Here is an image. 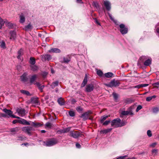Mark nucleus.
<instances>
[{"label": "nucleus", "instance_id": "0e129e2a", "mask_svg": "<svg viewBox=\"0 0 159 159\" xmlns=\"http://www.w3.org/2000/svg\"><path fill=\"white\" fill-rule=\"evenodd\" d=\"M47 73L43 72V73L42 75L44 77H45L47 75Z\"/></svg>", "mask_w": 159, "mask_h": 159}, {"label": "nucleus", "instance_id": "423d86ee", "mask_svg": "<svg viewBox=\"0 0 159 159\" xmlns=\"http://www.w3.org/2000/svg\"><path fill=\"white\" fill-rule=\"evenodd\" d=\"M16 111L19 115L21 117L24 116L25 115V111L24 109L18 108L17 109Z\"/></svg>", "mask_w": 159, "mask_h": 159}, {"label": "nucleus", "instance_id": "6e6d98bb", "mask_svg": "<svg viewBox=\"0 0 159 159\" xmlns=\"http://www.w3.org/2000/svg\"><path fill=\"white\" fill-rule=\"evenodd\" d=\"M69 128H66L62 130V132L63 133H66L69 132Z\"/></svg>", "mask_w": 159, "mask_h": 159}, {"label": "nucleus", "instance_id": "cd10ccee", "mask_svg": "<svg viewBox=\"0 0 159 159\" xmlns=\"http://www.w3.org/2000/svg\"><path fill=\"white\" fill-rule=\"evenodd\" d=\"M30 67L31 68V70L34 71H36L38 69V67L34 65H31L30 66Z\"/></svg>", "mask_w": 159, "mask_h": 159}, {"label": "nucleus", "instance_id": "de8ad7c7", "mask_svg": "<svg viewBox=\"0 0 159 159\" xmlns=\"http://www.w3.org/2000/svg\"><path fill=\"white\" fill-rule=\"evenodd\" d=\"M69 115H70L71 116H74L75 115V112L74 111H70L69 112Z\"/></svg>", "mask_w": 159, "mask_h": 159}, {"label": "nucleus", "instance_id": "c03bdc74", "mask_svg": "<svg viewBox=\"0 0 159 159\" xmlns=\"http://www.w3.org/2000/svg\"><path fill=\"white\" fill-rule=\"evenodd\" d=\"M18 131V129L17 127L12 129L11 130L12 132H17Z\"/></svg>", "mask_w": 159, "mask_h": 159}, {"label": "nucleus", "instance_id": "412c9836", "mask_svg": "<svg viewBox=\"0 0 159 159\" xmlns=\"http://www.w3.org/2000/svg\"><path fill=\"white\" fill-rule=\"evenodd\" d=\"M152 59L151 58L148 59L146 60L144 63V65L146 66H149L151 64Z\"/></svg>", "mask_w": 159, "mask_h": 159}, {"label": "nucleus", "instance_id": "5fc2aeb1", "mask_svg": "<svg viewBox=\"0 0 159 159\" xmlns=\"http://www.w3.org/2000/svg\"><path fill=\"white\" fill-rule=\"evenodd\" d=\"M44 85H42V86L40 85L38 88H39V89L41 91V92H42L43 91V89L44 88Z\"/></svg>", "mask_w": 159, "mask_h": 159}, {"label": "nucleus", "instance_id": "1a4fd4ad", "mask_svg": "<svg viewBox=\"0 0 159 159\" xmlns=\"http://www.w3.org/2000/svg\"><path fill=\"white\" fill-rule=\"evenodd\" d=\"M103 4L107 11L110 10L111 7V4L110 2L108 1H103Z\"/></svg>", "mask_w": 159, "mask_h": 159}, {"label": "nucleus", "instance_id": "473e14b6", "mask_svg": "<svg viewBox=\"0 0 159 159\" xmlns=\"http://www.w3.org/2000/svg\"><path fill=\"white\" fill-rule=\"evenodd\" d=\"M0 46L3 49L6 48V44L5 42L4 41H1V44L0 45Z\"/></svg>", "mask_w": 159, "mask_h": 159}, {"label": "nucleus", "instance_id": "49530a36", "mask_svg": "<svg viewBox=\"0 0 159 159\" xmlns=\"http://www.w3.org/2000/svg\"><path fill=\"white\" fill-rule=\"evenodd\" d=\"M147 134L148 136L150 137H151L152 135L151 131L150 130H148L147 131Z\"/></svg>", "mask_w": 159, "mask_h": 159}, {"label": "nucleus", "instance_id": "6e6552de", "mask_svg": "<svg viewBox=\"0 0 159 159\" xmlns=\"http://www.w3.org/2000/svg\"><path fill=\"white\" fill-rule=\"evenodd\" d=\"M37 78V75L35 74L32 75L30 76L29 80L31 84H34L35 83Z\"/></svg>", "mask_w": 159, "mask_h": 159}, {"label": "nucleus", "instance_id": "b1692460", "mask_svg": "<svg viewBox=\"0 0 159 159\" xmlns=\"http://www.w3.org/2000/svg\"><path fill=\"white\" fill-rule=\"evenodd\" d=\"M3 111L9 116H11V115L12 114V112L10 110L7 109L6 108L4 109Z\"/></svg>", "mask_w": 159, "mask_h": 159}, {"label": "nucleus", "instance_id": "f03ea898", "mask_svg": "<svg viewBox=\"0 0 159 159\" xmlns=\"http://www.w3.org/2000/svg\"><path fill=\"white\" fill-rule=\"evenodd\" d=\"M120 118H116L112 120L111 122V124L112 126L115 128L120 127Z\"/></svg>", "mask_w": 159, "mask_h": 159}, {"label": "nucleus", "instance_id": "4be33fe9", "mask_svg": "<svg viewBox=\"0 0 159 159\" xmlns=\"http://www.w3.org/2000/svg\"><path fill=\"white\" fill-rule=\"evenodd\" d=\"M10 33L11 37L10 39H14L16 37V32L14 31H11Z\"/></svg>", "mask_w": 159, "mask_h": 159}, {"label": "nucleus", "instance_id": "f704fd0d", "mask_svg": "<svg viewBox=\"0 0 159 159\" xmlns=\"http://www.w3.org/2000/svg\"><path fill=\"white\" fill-rule=\"evenodd\" d=\"M30 125L33 126L34 127H37L38 126H41L42 125L40 123H36L34 122H31Z\"/></svg>", "mask_w": 159, "mask_h": 159}, {"label": "nucleus", "instance_id": "e433bc0d", "mask_svg": "<svg viewBox=\"0 0 159 159\" xmlns=\"http://www.w3.org/2000/svg\"><path fill=\"white\" fill-rule=\"evenodd\" d=\"M20 92L23 94H26L27 95H29L30 94V93L27 91L21 90H20Z\"/></svg>", "mask_w": 159, "mask_h": 159}, {"label": "nucleus", "instance_id": "72a5a7b5", "mask_svg": "<svg viewBox=\"0 0 159 159\" xmlns=\"http://www.w3.org/2000/svg\"><path fill=\"white\" fill-rule=\"evenodd\" d=\"M108 116H102L100 119V122L101 123H103L104 121L108 117Z\"/></svg>", "mask_w": 159, "mask_h": 159}, {"label": "nucleus", "instance_id": "e2e57ef3", "mask_svg": "<svg viewBox=\"0 0 159 159\" xmlns=\"http://www.w3.org/2000/svg\"><path fill=\"white\" fill-rule=\"evenodd\" d=\"M24 139V138H23V137L20 136V137H18V139H17L18 140H23Z\"/></svg>", "mask_w": 159, "mask_h": 159}, {"label": "nucleus", "instance_id": "774afa93", "mask_svg": "<svg viewBox=\"0 0 159 159\" xmlns=\"http://www.w3.org/2000/svg\"><path fill=\"white\" fill-rule=\"evenodd\" d=\"M155 84L156 85V86L157 87H159V82H157L155 83Z\"/></svg>", "mask_w": 159, "mask_h": 159}, {"label": "nucleus", "instance_id": "79ce46f5", "mask_svg": "<svg viewBox=\"0 0 159 159\" xmlns=\"http://www.w3.org/2000/svg\"><path fill=\"white\" fill-rule=\"evenodd\" d=\"M113 95L114 97V99L115 100H116L118 99V95L115 93H113Z\"/></svg>", "mask_w": 159, "mask_h": 159}, {"label": "nucleus", "instance_id": "8fccbe9b", "mask_svg": "<svg viewBox=\"0 0 159 159\" xmlns=\"http://www.w3.org/2000/svg\"><path fill=\"white\" fill-rule=\"evenodd\" d=\"M93 4H94V6L95 7H96L97 9L99 8V6L98 3H97V2H94Z\"/></svg>", "mask_w": 159, "mask_h": 159}, {"label": "nucleus", "instance_id": "aec40b11", "mask_svg": "<svg viewBox=\"0 0 159 159\" xmlns=\"http://www.w3.org/2000/svg\"><path fill=\"white\" fill-rule=\"evenodd\" d=\"M57 102L61 106H62L65 104V101L64 99L61 98H59L57 100Z\"/></svg>", "mask_w": 159, "mask_h": 159}, {"label": "nucleus", "instance_id": "20e7f679", "mask_svg": "<svg viewBox=\"0 0 159 159\" xmlns=\"http://www.w3.org/2000/svg\"><path fill=\"white\" fill-rule=\"evenodd\" d=\"M22 130L24 132L30 135L31 134L30 131L34 130V129L32 127L29 126L22 127Z\"/></svg>", "mask_w": 159, "mask_h": 159}, {"label": "nucleus", "instance_id": "f8f14e48", "mask_svg": "<svg viewBox=\"0 0 159 159\" xmlns=\"http://www.w3.org/2000/svg\"><path fill=\"white\" fill-rule=\"evenodd\" d=\"M28 74L27 73H25L20 77L21 80L23 82H25L28 80L27 78Z\"/></svg>", "mask_w": 159, "mask_h": 159}, {"label": "nucleus", "instance_id": "338daca9", "mask_svg": "<svg viewBox=\"0 0 159 159\" xmlns=\"http://www.w3.org/2000/svg\"><path fill=\"white\" fill-rule=\"evenodd\" d=\"M19 120H15L13 121L12 123L13 124H15L16 123H17V122H19Z\"/></svg>", "mask_w": 159, "mask_h": 159}, {"label": "nucleus", "instance_id": "680f3d73", "mask_svg": "<svg viewBox=\"0 0 159 159\" xmlns=\"http://www.w3.org/2000/svg\"><path fill=\"white\" fill-rule=\"evenodd\" d=\"M148 84H141V87H146V86H147L148 85Z\"/></svg>", "mask_w": 159, "mask_h": 159}, {"label": "nucleus", "instance_id": "a211bd4d", "mask_svg": "<svg viewBox=\"0 0 159 159\" xmlns=\"http://www.w3.org/2000/svg\"><path fill=\"white\" fill-rule=\"evenodd\" d=\"M87 82V75L86 74L85 75L84 79L81 85V87H83L85 86Z\"/></svg>", "mask_w": 159, "mask_h": 159}, {"label": "nucleus", "instance_id": "9d476101", "mask_svg": "<svg viewBox=\"0 0 159 159\" xmlns=\"http://www.w3.org/2000/svg\"><path fill=\"white\" fill-rule=\"evenodd\" d=\"M69 135L74 138H77L80 136L78 132L71 131Z\"/></svg>", "mask_w": 159, "mask_h": 159}, {"label": "nucleus", "instance_id": "c9c22d12", "mask_svg": "<svg viewBox=\"0 0 159 159\" xmlns=\"http://www.w3.org/2000/svg\"><path fill=\"white\" fill-rule=\"evenodd\" d=\"M156 98V96L155 95H153L152 96H150L146 98V100L147 101H149L151 100L152 99L155 98Z\"/></svg>", "mask_w": 159, "mask_h": 159}, {"label": "nucleus", "instance_id": "f257e3e1", "mask_svg": "<svg viewBox=\"0 0 159 159\" xmlns=\"http://www.w3.org/2000/svg\"><path fill=\"white\" fill-rule=\"evenodd\" d=\"M120 84V83L119 80L114 79L112 80L109 84H107V85L109 87H113L118 86Z\"/></svg>", "mask_w": 159, "mask_h": 159}, {"label": "nucleus", "instance_id": "5701e85b", "mask_svg": "<svg viewBox=\"0 0 159 159\" xmlns=\"http://www.w3.org/2000/svg\"><path fill=\"white\" fill-rule=\"evenodd\" d=\"M108 14L110 17V19L112 21L115 23V24L116 25H118V24L117 23L118 22L117 21L115 20L114 18L112 17V15L111 14H110L109 13H108Z\"/></svg>", "mask_w": 159, "mask_h": 159}, {"label": "nucleus", "instance_id": "13d9d810", "mask_svg": "<svg viewBox=\"0 0 159 159\" xmlns=\"http://www.w3.org/2000/svg\"><path fill=\"white\" fill-rule=\"evenodd\" d=\"M10 117H12L14 118H17L18 119H20V117H19L18 116H15L12 115V114L11 115Z\"/></svg>", "mask_w": 159, "mask_h": 159}, {"label": "nucleus", "instance_id": "7c9ffc66", "mask_svg": "<svg viewBox=\"0 0 159 159\" xmlns=\"http://www.w3.org/2000/svg\"><path fill=\"white\" fill-rule=\"evenodd\" d=\"M112 129V128L108 129L101 131V132L103 134H106L110 132Z\"/></svg>", "mask_w": 159, "mask_h": 159}, {"label": "nucleus", "instance_id": "ea45409f", "mask_svg": "<svg viewBox=\"0 0 159 159\" xmlns=\"http://www.w3.org/2000/svg\"><path fill=\"white\" fill-rule=\"evenodd\" d=\"M76 110L77 111L81 113L83 111V109L80 107H78L76 108Z\"/></svg>", "mask_w": 159, "mask_h": 159}, {"label": "nucleus", "instance_id": "393cba45", "mask_svg": "<svg viewBox=\"0 0 159 159\" xmlns=\"http://www.w3.org/2000/svg\"><path fill=\"white\" fill-rule=\"evenodd\" d=\"M147 59V58L146 56H142L140 57L138 61V64L139 65V64L140 62H143L144 60H146Z\"/></svg>", "mask_w": 159, "mask_h": 159}, {"label": "nucleus", "instance_id": "ddd939ff", "mask_svg": "<svg viewBox=\"0 0 159 159\" xmlns=\"http://www.w3.org/2000/svg\"><path fill=\"white\" fill-rule=\"evenodd\" d=\"M90 113V111L85 112L83 113L80 117L83 118V120H85L88 118L89 115Z\"/></svg>", "mask_w": 159, "mask_h": 159}, {"label": "nucleus", "instance_id": "a878e982", "mask_svg": "<svg viewBox=\"0 0 159 159\" xmlns=\"http://www.w3.org/2000/svg\"><path fill=\"white\" fill-rule=\"evenodd\" d=\"M33 28L32 26L30 24L26 26L25 28V30L26 31H28L32 29Z\"/></svg>", "mask_w": 159, "mask_h": 159}, {"label": "nucleus", "instance_id": "a19ab883", "mask_svg": "<svg viewBox=\"0 0 159 159\" xmlns=\"http://www.w3.org/2000/svg\"><path fill=\"white\" fill-rule=\"evenodd\" d=\"M157 153V149H153L152 151V155L153 156H155L156 155Z\"/></svg>", "mask_w": 159, "mask_h": 159}, {"label": "nucleus", "instance_id": "09e8293b", "mask_svg": "<svg viewBox=\"0 0 159 159\" xmlns=\"http://www.w3.org/2000/svg\"><path fill=\"white\" fill-rule=\"evenodd\" d=\"M110 122V120H107L103 123V125H108Z\"/></svg>", "mask_w": 159, "mask_h": 159}, {"label": "nucleus", "instance_id": "bb28decb", "mask_svg": "<svg viewBox=\"0 0 159 159\" xmlns=\"http://www.w3.org/2000/svg\"><path fill=\"white\" fill-rule=\"evenodd\" d=\"M59 84V82L57 81L53 82L51 85L50 86L52 89L54 88L56 86H57Z\"/></svg>", "mask_w": 159, "mask_h": 159}, {"label": "nucleus", "instance_id": "a18cd8bd", "mask_svg": "<svg viewBox=\"0 0 159 159\" xmlns=\"http://www.w3.org/2000/svg\"><path fill=\"white\" fill-rule=\"evenodd\" d=\"M159 111V109L158 107H155L153 109V112L155 113H157Z\"/></svg>", "mask_w": 159, "mask_h": 159}, {"label": "nucleus", "instance_id": "052dcab7", "mask_svg": "<svg viewBox=\"0 0 159 159\" xmlns=\"http://www.w3.org/2000/svg\"><path fill=\"white\" fill-rule=\"evenodd\" d=\"M34 84L36 85H37V86L38 87H39V86H40L41 85L40 84L39 82H36L35 83H34Z\"/></svg>", "mask_w": 159, "mask_h": 159}, {"label": "nucleus", "instance_id": "7ed1b4c3", "mask_svg": "<svg viewBox=\"0 0 159 159\" xmlns=\"http://www.w3.org/2000/svg\"><path fill=\"white\" fill-rule=\"evenodd\" d=\"M57 140L55 139H52L50 140L47 141L46 142H44V145L46 146H51L54 145L57 143Z\"/></svg>", "mask_w": 159, "mask_h": 159}, {"label": "nucleus", "instance_id": "2eb2a0df", "mask_svg": "<svg viewBox=\"0 0 159 159\" xmlns=\"http://www.w3.org/2000/svg\"><path fill=\"white\" fill-rule=\"evenodd\" d=\"M19 122L25 125H31V124L28 121L24 119H21V120H19Z\"/></svg>", "mask_w": 159, "mask_h": 159}, {"label": "nucleus", "instance_id": "4c0bfd02", "mask_svg": "<svg viewBox=\"0 0 159 159\" xmlns=\"http://www.w3.org/2000/svg\"><path fill=\"white\" fill-rule=\"evenodd\" d=\"M52 126V124L50 122L47 123L45 125L46 128H51Z\"/></svg>", "mask_w": 159, "mask_h": 159}, {"label": "nucleus", "instance_id": "c85d7f7f", "mask_svg": "<svg viewBox=\"0 0 159 159\" xmlns=\"http://www.w3.org/2000/svg\"><path fill=\"white\" fill-rule=\"evenodd\" d=\"M30 63L31 65H34L35 63V60L34 58L31 57L30 58Z\"/></svg>", "mask_w": 159, "mask_h": 159}, {"label": "nucleus", "instance_id": "69168bd1", "mask_svg": "<svg viewBox=\"0 0 159 159\" xmlns=\"http://www.w3.org/2000/svg\"><path fill=\"white\" fill-rule=\"evenodd\" d=\"M76 146L78 148H80L81 147L80 144L78 143H76Z\"/></svg>", "mask_w": 159, "mask_h": 159}, {"label": "nucleus", "instance_id": "58836bf2", "mask_svg": "<svg viewBox=\"0 0 159 159\" xmlns=\"http://www.w3.org/2000/svg\"><path fill=\"white\" fill-rule=\"evenodd\" d=\"M97 73V75L100 76H102L103 75L102 72L100 70H98Z\"/></svg>", "mask_w": 159, "mask_h": 159}, {"label": "nucleus", "instance_id": "4d7b16f0", "mask_svg": "<svg viewBox=\"0 0 159 159\" xmlns=\"http://www.w3.org/2000/svg\"><path fill=\"white\" fill-rule=\"evenodd\" d=\"M127 157V156H120L117 158L116 159H125L126 157Z\"/></svg>", "mask_w": 159, "mask_h": 159}, {"label": "nucleus", "instance_id": "dca6fc26", "mask_svg": "<svg viewBox=\"0 0 159 159\" xmlns=\"http://www.w3.org/2000/svg\"><path fill=\"white\" fill-rule=\"evenodd\" d=\"M19 22L21 23H23L25 21V16L23 13H21L20 16Z\"/></svg>", "mask_w": 159, "mask_h": 159}, {"label": "nucleus", "instance_id": "0eeeda50", "mask_svg": "<svg viewBox=\"0 0 159 159\" xmlns=\"http://www.w3.org/2000/svg\"><path fill=\"white\" fill-rule=\"evenodd\" d=\"M31 103L33 106H36L39 105V102L37 98H32L31 99Z\"/></svg>", "mask_w": 159, "mask_h": 159}, {"label": "nucleus", "instance_id": "3c124183", "mask_svg": "<svg viewBox=\"0 0 159 159\" xmlns=\"http://www.w3.org/2000/svg\"><path fill=\"white\" fill-rule=\"evenodd\" d=\"M157 143L156 142H155L152 143L150 145V146L152 148H154L155 147V146L157 145Z\"/></svg>", "mask_w": 159, "mask_h": 159}, {"label": "nucleus", "instance_id": "6ab92c4d", "mask_svg": "<svg viewBox=\"0 0 159 159\" xmlns=\"http://www.w3.org/2000/svg\"><path fill=\"white\" fill-rule=\"evenodd\" d=\"M49 52L60 53L61 52L60 50L57 48H52L48 51Z\"/></svg>", "mask_w": 159, "mask_h": 159}, {"label": "nucleus", "instance_id": "f3484780", "mask_svg": "<svg viewBox=\"0 0 159 159\" xmlns=\"http://www.w3.org/2000/svg\"><path fill=\"white\" fill-rule=\"evenodd\" d=\"M121 114L122 115H126L128 114L130 115H133V113L131 111H122L121 112Z\"/></svg>", "mask_w": 159, "mask_h": 159}, {"label": "nucleus", "instance_id": "2f4dec72", "mask_svg": "<svg viewBox=\"0 0 159 159\" xmlns=\"http://www.w3.org/2000/svg\"><path fill=\"white\" fill-rule=\"evenodd\" d=\"M113 74L111 72H108L105 74V76L107 78H110L112 76Z\"/></svg>", "mask_w": 159, "mask_h": 159}, {"label": "nucleus", "instance_id": "39448f33", "mask_svg": "<svg viewBox=\"0 0 159 159\" xmlns=\"http://www.w3.org/2000/svg\"><path fill=\"white\" fill-rule=\"evenodd\" d=\"M120 28V31L122 34H125L128 32V29L125 27V25L123 24H121L119 25Z\"/></svg>", "mask_w": 159, "mask_h": 159}, {"label": "nucleus", "instance_id": "bf43d9fd", "mask_svg": "<svg viewBox=\"0 0 159 159\" xmlns=\"http://www.w3.org/2000/svg\"><path fill=\"white\" fill-rule=\"evenodd\" d=\"M134 88H138V89H139V88H142L141 85V84L138 85H136V86H134Z\"/></svg>", "mask_w": 159, "mask_h": 159}, {"label": "nucleus", "instance_id": "37998d69", "mask_svg": "<svg viewBox=\"0 0 159 159\" xmlns=\"http://www.w3.org/2000/svg\"><path fill=\"white\" fill-rule=\"evenodd\" d=\"M126 123V122L125 121H123L121 122L120 121V127L125 125Z\"/></svg>", "mask_w": 159, "mask_h": 159}, {"label": "nucleus", "instance_id": "9b49d317", "mask_svg": "<svg viewBox=\"0 0 159 159\" xmlns=\"http://www.w3.org/2000/svg\"><path fill=\"white\" fill-rule=\"evenodd\" d=\"M94 86L92 84H89L86 86L85 91L87 92H90L93 90Z\"/></svg>", "mask_w": 159, "mask_h": 159}, {"label": "nucleus", "instance_id": "864d4df0", "mask_svg": "<svg viewBox=\"0 0 159 159\" xmlns=\"http://www.w3.org/2000/svg\"><path fill=\"white\" fill-rule=\"evenodd\" d=\"M64 62L65 63H68L70 61V60L66 58H63Z\"/></svg>", "mask_w": 159, "mask_h": 159}, {"label": "nucleus", "instance_id": "4468645a", "mask_svg": "<svg viewBox=\"0 0 159 159\" xmlns=\"http://www.w3.org/2000/svg\"><path fill=\"white\" fill-rule=\"evenodd\" d=\"M23 54V50L22 49H20L18 52V56L17 58L18 59H20V60H22L21 56Z\"/></svg>", "mask_w": 159, "mask_h": 159}, {"label": "nucleus", "instance_id": "603ef678", "mask_svg": "<svg viewBox=\"0 0 159 159\" xmlns=\"http://www.w3.org/2000/svg\"><path fill=\"white\" fill-rule=\"evenodd\" d=\"M142 108V107L141 106L139 105L136 109V111L137 112H138V111H139V110H140V109H141Z\"/></svg>", "mask_w": 159, "mask_h": 159}, {"label": "nucleus", "instance_id": "c756f323", "mask_svg": "<svg viewBox=\"0 0 159 159\" xmlns=\"http://www.w3.org/2000/svg\"><path fill=\"white\" fill-rule=\"evenodd\" d=\"M43 56L45 60H49L52 58L51 56L49 54H46Z\"/></svg>", "mask_w": 159, "mask_h": 159}]
</instances>
